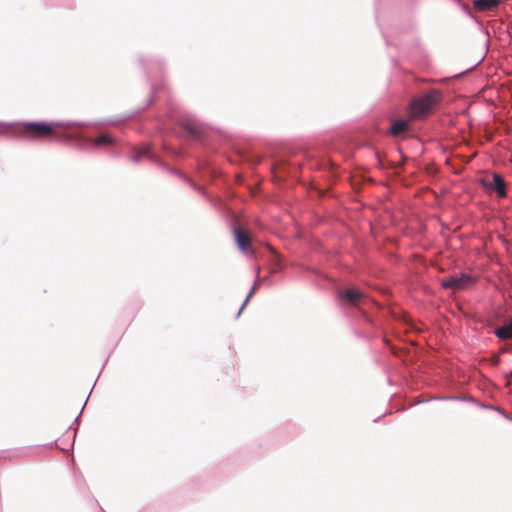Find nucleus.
Returning a JSON list of instances; mask_svg holds the SVG:
<instances>
[{"label": "nucleus", "instance_id": "f257e3e1", "mask_svg": "<svg viewBox=\"0 0 512 512\" xmlns=\"http://www.w3.org/2000/svg\"><path fill=\"white\" fill-rule=\"evenodd\" d=\"M63 125L59 122L19 123L18 136L29 140H45L59 137Z\"/></svg>", "mask_w": 512, "mask_h": 512}, {"label": "nucleus", "instance_id": "f03ea898", "mask_svg": "<svg viewBox=\"0 0 512 512\" xmlns=\"http://www.w3.org/2000/svg\"><path fill=\"white\" fill-rule=\"evenodd\" d=\"M441 100L438 90H431L426 95L415 99L410 105L409 118L420 119L427 115Z\"/></svg>", "mask_w": 512, "mask_h": 512}, {"label": "nucleus", "instance_id": "7ed1b4c3", "mask_svg": "<svg viewBox=\"0 0 512 512\" xmlns=\"http://www.w3.org/2000/svg\"><path fill=\"white\" fill-rule=\"evenodd\" d=\"M479 182L485 190L495 192L498 197L504 198L507 196V184L500 174H487L485 177L481 178Z\"/></svg>", "mask_w": 512, "mask_h": 512}, {"label": "nucleus", "instance_id": "20e7f679", "mask_svg": "<svg viewBox=\"0 0 512 512\" xmlns=\"http://www.w3.org/2000/svg\"><path fill=\"white\" fill-rule=\"evenodd\" d=\"M474 282L473 278L467 274L453 275L442 281V286L453 291L462 290Z\"/></svg>", "mask_w": 512, "mask_h": 512}, {"label": "nucleus", "instance_id": "39448f33", "mask_svg": "<svg viewBox=\"0 0 512 512\" xmlns=\"http://www.w3.org/2000/svg\"><path fill=\"white\" fill-rule=\"evenodd\" d=\"M339 298L343 302L356 306L360 301H362L365 298V295L356 288H349L340 291Z\"/></svg>", "mask_w": 512, "mask_h": 512}, {"label": "nucleus", "instance_id": "423d86ee", "mask_svg": "<svg viewBox=\"0 0 512 512\" xmlns=\"http://www.w3.org/2000/svg\"><path fill=\"white\" fill-rule=\"evenodd\" d=\"M235 240L242 251H251V236L246 230L237 227L235 229Z\"/></svg>", "mask_w": 512, "mask_h": 512}, {"label": "nucleus", "instance_id": "0eeeda50", "mask_svg": "<svg viewBox=\"0 0 512 512\" xmlns=\"http://www.w3.org/2000/svg\"><path fill=\"white\" fill-rule=\"evenodd\" d=\"M500 3V0H475L474 7L476 10L481 12L491 11L495 7H497Z\"/></svg>", "mask_w": 512, "mask_h": 512}, {"label": "nucleus", "instance_id": "6e6552de", "mask_svg": "<svg viewBox=\"0 0 512 512\" xmlns=\"http://www.w3.org/2000/svg\"><path fill=\"white\" fill-rule=\"evenodd\" d=\"M494 333L501 340L512 339V319L503 326L497 327Z\"/></svg>", "mask_w": 512, "mask_h": 512}, {"label": "nucleus", "instance_id": "1a4fd4ad", "mask_svg": "<svg viewBox=\"0 0 512 512\" xmlns=\"http://www.w3.org/2000/svg\"><path fill=\"white\" fill-rule=\"evenodd\" d=\"M409 127L408 121L406 120H396L394 121L391 127V134L394 136H398L401 133L405 132Z\"/></svg>", "mask_w": 512, "mask_h": 512}, {"label": "nucleus", "instance_id": "9d476101", "mask_svg": "<svg viewBox=\"0 0 512 512\" xmlns=\"http://www.w3.org/2000/svg\"><path fill=\"white\" fill-rule=\"evenodd\" d=\"M19 124H9L0 122V135L18 136Z\"/></svg>", "mask_w": 512, "mask_h": 512}, {"label": "nucleus", "instance_id": "9b49d317", "mask_svg": "<svg viewBox=\"0 0 512 512\" xmlns=\"http://www.w3.org/2000/svg\"><path fill=\"white\" fill-rule=\"evenodd\" d=\"M112 143V139L109 135H106V134H103V135H100L99 137H97L95 140H94V144L95 145H108Z\"/></svg>", "mask_w": 512, "mask_h": 512}, {"label": "nucleus", "instance_id": "f8f14e48", "mask_svg": "<svg viewBox=\"0 0 512 512\" xmlns=\"http://www.w3.org/2000/svg\"><path fill=\"white\" fill-rule=\"evenodd\" d=\"M185 129L194 137H197L200 134L199 127L194 124H186Z\"/></svg>", "mask_w": 512, "mask_h": 512}, {"label": "nucleus", "instance_id": "ddd939ff", "mask_svg": "<svg viewBox=\"0 0 512 512\" xmlns=\"http://www.w3.org/2000/svg\"><path fill=\"white\" fill-rule=\"evenodd\" d=\"M148 150L149 148L148 147H143V148H138L135 150V154L133 156L134 160L135 161H138L140 160V158L144 155H147L148 154Z\"/></svg>", "mask_w": 512, "mask_h": 512}, {"label": "nucleus", "instance_id": "4468645a", "mask_svg": "<svg viewBox=\"0 0 512 512\" xmlns=\"http://www.w3.org/2000/svg\"><path fill=\"white\" fill-rule=\"evenodd\" d=\"M254 290H255V287L252 289V291L249 293V295H248V296H247V298L245 299V301H244V303H243V305H242V307H241V309H240L239 313L243 310L244 306H245V305L247 304V302L249 301V299H250V297H251L252 293L254 292Z\"/></svg>", "mask_w": 512, "mask_h": 512}]
</instances>
